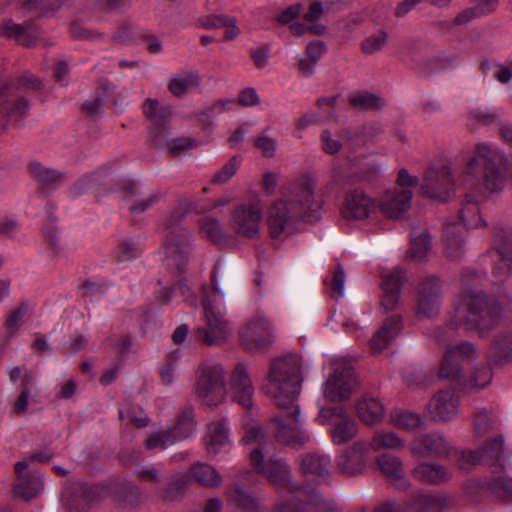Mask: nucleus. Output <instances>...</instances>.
Instances as JSON below:
<instances>
[{
	"mask_svg": "<svg viewBox=\"0 0 512 512\" xmlns=\"http://www.w3.org/2000/svg\"><path fill=\"white\" fill-rule=\"evenodd\" d=\"M316 184L309 176H302L282 187V198L268 209L267 225L272 238L287 236L294 231L306 213L313 209Z\"/></svg>",
	"mask_w": 512,
	"mask_h": 512,
	"instance_id": "1",
	"label": "nucleus"
},
{
	"mask_svg": "<svg viewBox=\"0 0 512 512\" xmlns=\"http://www.w3.org/2000/svg\"><path fill=\"white\" fill-rule=\"evenodd\" d=\"M479 276L474 270L465 269L461 276L463 286L459 302L455 308L450 325L455 328L465 326L468 330H477L480 333L489 331L502 317V304L511 302L507 300H491L480 289L471 288L470 282L478 279Z\"/></svg>",
	"mask_w": 512,
	"mask_h": 512,
	"instance_id": "2",
	"label": "nucleus"
},
{
	"mask_svg": "<svg viewBox=\"0 0 512 512\" xmlns=\"http://www.w3.org/2000/svg\"><path fill=\"white\" fill-rule=\"evenodd\" d=\"M302 359L297 354H287L272 360L263 386L264 393L273 399L280 409H291L297 420L300 407L296 399L302 385Z\"/></svg>",
	"mask_w": 512,
	"mask_h": 512,
	"instance_id": "3",
	"label": "nucleus"
},
{
	"mask_svg": "<svg viewBox=\"0 0 512 512\" xmlns=\"http://www.w3.org/2000/svg\"><path fill=\"white\" fill-rule=\"evenodd\" d=\"M477 358L475 346L470 342L448 345L441 362L439 376L448 379L464 390L483 389L490 384L492 372L489 366L476 367L469 378L462 375V364Z\"/></svg>",
	"mask_w": 512,
	"mask_h": 512,
	"instance_id": "4",
	"label": "nucleus"
},
{
	"mask_svg": "<svg viewBox=\"0 0 512 512\" xmlns=\"http://www.w3.org/2000/svg\"><path fill=\"white\" fill-rule=\"evenodd\" d=\"M500 160L497 151L485 144H478L475 156L468 161L463 171L462 182L483 195L501 191L505 177L499 166Z\"/></svg>",
	"mask_w": 512,
	"mask_h": 512,
	"instance_id": "5",
	"label": "nucleus"
},
{
	"mask_svg": "<svg viewBox=\"0 0 512 512\" xmlns=\"http://www.w3.org/2000/svg\"><path fill=\"white\" fill-rule=\"evenodd\" d=\"M42 83L32 74L0 85V128L18 127L28 112V103L21 96L30 90H38Z\"/></svg>",
	"mask_w": 512,
	"mask_h": 512,
	"instance_id": "6",
	"label": "nucleus"
},
{
	"mask_svg": "<svg viewBox=\"0 0 512 512\" xmlns=\"http://www.w3.org/2000/svg\"><path fill=\"white\" fill-rule=\"evenodd\" d=\"M194 393L207 406H217L223 402L226 389L225 372L221 364L205 361L199 365Z\"/></svg>",
	"mask_w": 512,
	"mask_h": 512,
	"instance_id": "7",
	"label": "nucleus"
},
{
	"mask_svg": "<svg viewBox=\"0 0 512 512\" xmlns=\"http://www.w3.org/2000/svg\"><path fill=\"white\" fill-rule=\"evenodd\" d=\"M267 455L263 454L261 448H251L249 458L255 472L265 477L277 489H287L294 493L296 488L288 464L281 457Z\"/></svg>",
	"mask_w": 512,
	"mask_h": 512,
	"instance_id": "8",
	"label": "nucleus"
},
{
	"mask_svg": "<svg viewBox=\"0 0 512 512\" xmlns=\"http://www.w3.org/2000/svg\"><path fill=\"white\" fill-rule=\"evenodd\" d=\"M206 326H199L194 330L197 340L208 346L221 345L231 336L229 322L220 309L213 306L209 299L202 301Z\"/></svg>",
	"mask_w": 512,
	"mask_h": 512,
	"instance_id": "9",
	"label": "nucleus"
},
{
	"mask_svg": "<svg viewBox=\"0 0 512 512\" xmlns=\"http://www.w3.org/2000/svg\"><path fill=\"white\" fill-rule=\"evenodd\" d=\"M262 216L259 200L239 204L231 212L230 228L238 236L254 239L259 235Z\"/></svg>",
	"mask_w": 512,
	"mask_h": 512,
	"instance_id": "10",
	"label": "nucleus"
},
{
	"mask_svg": "<svg viewBox=\"0 0 512 512\" xmlns=\"http://www.w3.org/2000/svg\"><path fill=\"white\" fill-rule=\"evenodd\" d=\"M356 385L354 370L346 362L335 363L333 373L324 384L323 395L327 401L348 399Z\"/></svg>",
	"mask_w": 512,
	"mask_h": 512,
	"instance_id": "11",
	"label": "nucleus"
},
{
	"mask_svg": "<svg viewBox=\"0 0 512 512\" xmlns=\"http://www.w3.org/2000/svg\"><path fill=\"white\" fill-rule=\"evenodd\" d=\"M416 314L418 317L431 318L435 316L442 299V286L438 277L426 275L420 278L417 285Z\"/></svg>",
	"mask_w": 512,
	"mask_h": 512,
	"instance_id": "12",
	"label": "nucleus"
},
{
	"mask_svg": "<svg viewBox=\"0 0 512 512\" xmlns=\"http://www.w3.org/2000/svg\"><path fill=\"white\" fill-rule=\"evenodd\" d=\"M239 341L246 350L264 348L272 343V326L265 315L256 313L239 330Z\"/></svg>",
	"mask_w": 512,
	"mask_h": 512,
	"instance_id": "13",
	"label": "nucleus"
},
{
	"mask_svg": "<svg viewBox=\"0 0 512 512\" xmlns=\"http://www.w3.org/2000/svg\"><path fill=\"white\" fill-rule=\"evenodd\" d=\"M454 181L449 166L440 168L429 166L421 184V192L431 199L445 202L449 199L453 190Z\"/></svg>",
	"mask_w": 512,
	"mask_h": 512,
	"instance_id": "14",
	"label": "nucleus"
},
{
	"mask_svg": "<svg viewBox=\"0 0 512 512\" xmlns=\"http://www.w3.org/2000/svg\"><path fill=\"white\" fill-rule=\"evenodd\" d=\"M290 412L291 409H281L280 414L275 416V437L284 445L300 448L310 440V436L301 426L300 415L296 420Z\"/></svg>",
	"mask_w": 512,
	"mask_h": 512,
	"instance_id": "15",
	"label": "nucleus"
},
{
	"mask_svg": "<svg viewBox=\"0 0 512 512\" xmlns=\"http://www.w3.org/2000/svg\"><path fill=\"white\" fill-rule=\"evenodd\" d=\"M290 412L291 409H281L280 414L275 416V437L284 445L300 448L310 440V436L301 426L300 415L296 420Z\"/></svg>",
	"mask_w": 512,
	"mask_h": 512,
	"instance_id": "16",
	"label": "nucleus"
},
{
	"mask_svg": "<svg viewBox=\"0 0 512 512\" xmlns=\"http://www.w3.org/2000/svg\"><path fill=\"white\" fill-rule=\"evenodd\" d=\"M164 261L168 268L181 273L185 270L190 259V234L182 232L180 234L164 235Z\"/></svg>",
	"mask_w": 512,
	"mask_h": 512,
	"instance_id": "17",
	"label": "nucleus"
},
{
	"mask_svg": "<svg viewBox=\"0 0 512 512\" xmlns=\"http://www.w3.org/2000/svg\"><path fill=\"white\" fill-rule=\"evenodd\" d=\"M409 449L418 457L445 458L449 456L452 446L443 434L432 432L415 437Z\"/></svg>",
	"mask_w": 512,
	"mask_h": 512,
	"instance_id": "18",
	"label": "nucleus"
},
{
	"mask_svg": "<svg viewBox=\"0 0 512 512\" xmlns=\"http://www.w3.org/2000/svg\"><path fill=\"white\" fill-rule=\"evenodd\" d=\"M143 111L151 122L149 141L152 144L163 143L165 132L168 131L167 125L171 119L170 109L160 105L155 99H147L143 104Z\"/></svg>",
	"mask_w": 512,
	"mask_h": 512,
	"instance_id": "19",
	"label": "nucleus"
},
{
	"mask_svg": "<svg viewBox=\"0 0 512 512\" xmlns=\"http://www.w3.org/2000/svg\"><path fill=\"white\" fill-rule=\"evenodd\" d=\"M28 463L19 461L15 464V473L17 482L14 485V493L26 501L38 496L43 490V477L39 471L26 473Z\"/></svg>",
	"mask_w": 512,
	"mask_h": 512,
	"instance_id": "20",
	"label": "nucleus"
},
{
	"mask_svg": "<svg viewBox=\"0 0 512 512\" xmlns=\"http://www.w3.org/2000/svg\"><path fill=\"white\" fill-rule=\"evenodd\" d=\"M377 209L376 202L365 192L355 189L347 192L342 208V215L347 220H364Z\"/></svg>",
	"mask_w": 512,
	"mask_h": 512,
	"instance_id": "21",
	"label": "nucleus"
},
{
	"mask_svg": "<svg viewBox=\"0 0 512 512\" xmlns=\"http://www.w3.org/2000/svg\"><path fill=\"white\" fill-rule=\"evenodd\" d=\"M122 199L128 204L131 214L140 215L156 205L160 195L155 191H144L136 182H129L123 186Z\"/></svg>",
	"mask_w": 512,
	"mask_h": 512,
	"instance_id": "22",
	"label": "nucleus"
},
{
	"mask_svg": "<svg viewBox=\"0 0 512 512\" xmlns=\"http://www.w3.org/2000/svg\"><path fill=\"white\" fill-rule=\"evenodd\" d=\"M229 388L235 402L244 408H251L254 388L245 364L238 363L234 367L229 379Z\"/></svg>",
	"mask_w": 512,
	"mask_h": 512,
	"instance_id": "23",
	"label": "nucleus"
},
{
	"mask_svg": "<svg viewBox=\"0 0 512 512\" xmlns=\"http://www.w3.org/2000/svg\"><path fill=\"white\" fill-rule=\"evenodd\" d=\"M367 448L364 443L356 442L344 450L336 458V468L339 473L349 476L361 474L367 464Z\"/></svg>",
	"mask_w": 512,
	"mask_h": 512,
	"instance_id": "24",
	"label": "nucleus"
},
{
	"mask_svg": "<svg viewBox=\"0 0 512 512\" xmlns=\"http://www.w3.org/2000/svg\"><path fill=\"white\" fill-rule=\"evenodd\" d=\"M412 196L410 189L393 188L381 197L379 207L386 217L398 219L409 210Z\"/></svg>",
	"mask_w": 512,
	"mask_h": 512,
	"instance_id": "25",
	"label": "nucleus"
},
{
	"mask_svg": "<svg viewBox=\"0 0 512 512\" xmlns=\"http://www.w3.org/2000/svg\"><path fill=\"white\" fill-rule=\"evenodd\" d=\"M459 398L452 389L440 390L428 404V411L435 421H449L458 414Z\"/></svg>",
	"mask_w": 512,
	"mask_h": 512,
	"instance_id": "26",
	"label": "nucleus"
},
{
	"mask_svg": "<svg viewBox=\"0 0 512 512\" xmlns=\"http://www.w3.org/2000/svg\"><path fill=\"white\" fill-rule=\"evenodd\" d=\"M451 505L450 499L441 493L415 492L404 505V512H441Z\"/></svg>",
	"mask_w": 512,
	"mask_h": 512,
	"instance_id": "27",
	"label": "nucleus"
},
{
	"mask_svg": "<svg viewBox=\"0 0 512 512\" xmlns=\"http://www.w3.org/2000/svg\"><path fill=\"white\" fill-rule=\"evenodd\" d=\"M190 213L199 214L202 213V209H199L198 203L193 200L187 198L179 199L177 205L169 213L163 223L164 235H170V233L180 234L182 232H188L181 226V223Z\"/></svg>",
	"mask_w": 512,
	"mask_h": 512,
	"instance_id": "28",
	"label": "nucleus"
},
{
	"mask_svg": "<svg viewBox=\"0 0 512 512\" xmlns=\"http://www.w3.org/2000/svg\"><path fill=\"white\" fill-rule=\"evenodd\" d=\"M401 329L402 317L400 315L394 314L388 317L369 342L371 352L376 355L385 350Z\"/></svg>",
	"mask_w": 512,
	"mask_h": 512,
	"instance_id": "29",
	"label": "nucleus"
},
{
	"mask_svg": "<svg viewBox=\"0 0 512 512\" xmlns=\"http://www.w3.org/2000/svg\"><path fill=\"white\" fill-rule=\"evenodd\" d=\"M0 34L15 40L23 46L31 47L36 42L39 31L36 25L31 21L17 24L12 20H7L0 27Z\"/></svg>",
	"mask_w": 512,
	"mask_h": 512,
	"instance_id": "30",
	"label": "nucleus"
},
{
	"mask_svg": "<svg viewBox=\"0 0 512 512\" xmlns=\"http://www.w3.org/2000/svg\"><path fill=\"white\" fill-rule=\"evenodd\" d=\"M252 476L250 471H245L239 475L238 482L227 488V495L230 502L234 503L243 512H258L259 503L257 497L245 490L240 481Z\"/></svg>",
	"mask_w": 512,
	"mask_h": 512,
	"instance_id": "31",
	"label": "nucleus"
},
{
	"mask_svg": "<svg viewBox=\"0 0 512 512\" xmlns=\"http://www.w3.org/2000/svg\"><path fill=\"white\" fill-rule=\"evenodd\" d=\"M404 277L405 273L400 268H395L383 276L384 295L381 304L385 310H392L398 304Z\"/></svg>",
	"mask_w": 512,
	"mask_h": 512,
	"instance_id": "32",
	"label": "nucleus"
},
{
	"mask_svg": "<svg viewBox=\"0 0 512 512\" xmlns=\"http://www.w3.org/2000/svg\"><path fill=\"white\" fill-rule=\"evenodd\" d=\"M377 465L395 487L406 490L410 486V482L404 474L403 464L398 457L381 455L377 458Z\"/></svg>",
	"mask_w": 512,
	"mask_h": 512,
	"instance_id": "33",
	"label": "nucleus"
},
{
	"mask_svg": "<svg viewBox=\"0 0 512 512\" xmlns=\"http://www.w3.org/2000/svg\"><path fill=\"white\" fill-rule=\"evenodd\" d=\"M29 170L38 182L42 191L55 190L64 182L65 174L61 171L46 167L39 162H31Z\"/></svg>",
	"mask_w": 512,
	"mask_h": 512,
	"instance_id": "34",
	"label": "nucleus"
},
{
	"mask_svg": "<svg viewBox=\"0 0 512 512\" xmlns=\"http://www.w3.org/2000/svg\"><path fill=\"white\" fill-rule=\"evenodd\" d=\"M443 243L448 258L452 260L460 259L465 252L462 227L456 223L447 224L444 228Z\"/></svg>",
	"mask_w": 512,
	"mask_h": 512,
	"instance_id": "35",
	"label": "nucleus"
},
{
	"mask_svg": "<svg viewBox=\"0 0 512 512\" xmlns=\"http://www.w3.org/2000/svg\"><path fill=\"white\" fill-rule=\"evenodd\" d=\"M412 475L418 481L425 484L438 485L448 481L451 473L442 465L421 462L412 471Z\"/></svg>",
	"mask_w": 512,
	"mask_h": 512,
	"instance_id": "36",
	"label": "nucleus"
},
{
	"mask_svg": "<svg viewBox=\"0 0 512 512\" xmlns=\"http://www.w3.org/2000/svg\"><path fill=\"white\" fill-rule=\"evenodd\" d=\"M330 458L317 452L300 457V470L309 477L325 478L329 475Z\"/></svg>",
	"mask_w": 512,
	"mask_h": 512,
	"instance_id": "37",
	"label": "nucleus"
},
{
	"mask_svg": "<svg viewBox=\"0 0 512 512\" xmlns=\"http://www.w3.org/2000/svg\"><path fill=\"white\" fill-rule=\"evenodd\" d=\"M359 418L368 425L380 422L384 416L383 405L371 396H364L356 406Z\"/></svg>",
	"mask_w": 512,
	"mask_h": 512,
	"instance_id": "38",
	"label": "nucleus"
},
{
	"mask_svg": "<svg viewBox=\"0 0 512 512\" xmlns=\"http://www.w3.org/2000/svg\"><path fill=\"white\" fill-rule=\"evenodd\" d=\"M201 78L197 72L186 71L174 75L169 83V91L176 97H182L200 85Z\"/></svg>",
	"mask_w": 512,
	"mask_h": 512,
	"instance_id": "39",
	"label": "nucleus"
},
{
	"mask_svg": "<svg viewBox=\"0 0 512 512\" xmlns=\"http://www.w3.org/2000/svg\"><path fill=\"white\" fill-rule=\"evenodd\" d=\"M188 475L197 483L209 488L218 487L223 482L220 473L213 466L203 462L193 464Z\"/></svg>",
	"mask_w": 512,
	"mask_h": 512,
	"instance_id": "40",
	"label": "nucleus"
},
{
	"mask_svg": "<svg viewBox=\"0 0 512 512\" xmlns=\"http://www.w3.org/2000/svg\"><path fill=\"white\" fill-rule=\"evenodd\" d=\"M460 220L466 229H477L485 226L478 203L474 200L471 194H466L464 201L461 204L459 211Z\"/></svg>",
	"mask_w": 512,
	"mask_h": 512,
	"instance_id": "41",
	"label": "nucleus"
},
{
	"mask_svg": "<svg viewBox=\"0 0 512 512\" xmlns=\"http://www.w3.org/2000/svg\"><path fill=\"white\" fill-rule=\"evenodd\" d=\"M488 359L494 364L502 363L512 359L511 333H499L494 337L492 346L488 353Z\"/></svg>",
	"mask_w": 512,
	"mask_h": 512,
	"instance_id": "42",
	"label": "nucleus"
},
{
	"mask_svg": "<svg viewBox=\"0 0 512 512\" xmlns=\"http://www.w3.org/2000/svg\"><path fill=\"white\" fill-rule=\"evenodd\" d=\"M473 424L475 434L484 437L498 429L500 420L494 409L480 408L474 416Z\"/></svg>",
	"mask_w": 512,
	"mask_h": 512,
	"instance_id": "43",
	"label": "nucleus"
},
{
	"mask_svg": "<svg viewBox=\"0 0 512 512\" xmlns=\"http://www.w3.org/2000/svg\"><path fill=\"white\" fill-rule=\"evenodd\" d=\"M229 445V435L226 424L217 421L209 424L206 446L210 453L217 454Z\"/></svg>",
	"mask_w": 512,
	"mask_h": 512,
	"instance_id": "44",
	"label": "nucleus"
},
{
	"mask_svg": "<svg viewBox=\"0 0 512 512\" xmlns=\"http://www.w3.org/2000/svg\"><path fill=\"white\" fill-rule=\"evenodd\" d=\"M484 460L497 464L500 468L504 467V438L497 434L487 439L481 446Z\"/></svg>",
	"mask_w": 512,
	"mask_h": 512,
	"instance_id": "45",
	"label": "nucleus"
},
{
	"mask_svg": "<svg viewBox=\"0 0 512 512\" xmlns=\"http://www.w3.org/2000/svg\"><path fill=\"white\" fill-rule=\"evenodd\" d=\"M357 433V423L350 418L344 417L337 421L331 430L332 442L336 445H343L352 440Z\"/></svg>",
	"mask_w": 512,
	"mask_h": 512,
	"instance_id": "46",
	"label": "nucleus"
},
{
	"mask_svg": "<svg viewBox=\"0 0 512 512\" xmlns=\"http://www.w3.org/2000/svg\"><path fill=\"white\" fill-rule=\"evenodd\" d=\"M410 256L412 259L423 260L431 249L430 235L421 229H414L411 232Z\"/></svg>",
	"mask_w": 512,
	"mask_h": 512,
	"instance_id": "47",
	"label": "nucleus"
},
{
	"mask_svg": "<svg viewBox=\"0 0 512 512\" xmlns=\"http://www.w3.org/2000/svg\"><path fill=\"white\" fill-rule=\"evenodd\" d=\"M194 410L192 407L185 408L178 416L176 424L170 427L177 441L188 438L195 430Z\"/></svg>",
	"mask_w": 512,
	"mask_h": 512,
	"instance_id": "48",
	"label": "nucleus"
},
{
	"mask_svg": "<svg viewBox=\"0 0 512 512\" xmlns=\"http://www.w3.org/2000/svg\"><path fill=\"white\" fill-rule=\"evenodd\" d=\"M370 446L375 451L398 449L404 447V441L393 431L378 430L374 433Z\"/></svg>",
	"mask_w": 512,
	"mask_h": 512,
	"instance_id": "49",
	"label": "nucleus"
},
{
	"mask_svg": "<svg viewBox=\"0 0 512 512\" xmlns=\"http://www.w3.org/2000/svg\"><path fill=\"white\" fill-rule=\"evenodd\" d=\"M485 488L495 497L512 500V479L503 476H491L484 481Z\"/></svg>",
	"mask_w": 512,
	"mask_h": 512,
	"instance_id": "50",
	"label": "nucleus"
},
{
	"mask_svg": "<svg viewBox=\"0 0 512 512\" xmlns=\"http://www.w3.org/2000/svg\"><path fill=\"white\" fill-rule=\"evenodd\" d=\"M142 246L137 238L125 239L113 250V258L117 262H125L139 257Z\"/></svg>",
	"mask_w": 512,
	"mask_h": 512,
	"instance_id": "51",
	"label": "nucleus"
},
{
	"mask_svg": "<svg viewBox=\"0 0 512 512\" xmlns=\"http://www.w3.org/2000/svg\"><path fill=\"white\" fill-rule=\"evenodd\" d=\"M493 263L492 274L499 281H503L512 275V255L503 252H489Z\"/></svg>",
	"mask_w": 512,
	"mask_h": 512,
	"instance_id": "52",
	"label": "nucleus"
},
{
	"mask_svg": "<svg viewBox=\"0 0 512 512\" xmlns=\"http://www.w3.org/2000/svg\"><path fill=\"white\" fill-rule=\"evenodd\" d=\"M190 481L188 474H176L170 477L162 492V498L165 501H173L181 496Z\"/></svg>",
	"mask_w": 512,
	"mask_h": 512,
	"instance_id": "53",
	"label": "nucleus"
},
{
	"mask_svg": "<svg viewBox=\"0 0 512 512\" xmlns=\"http://www.w3.org/2000/svg\"><path fill=\"white\" fill-rule=\"evenodd\" d=\"M304 501L306 512H339L332 499L324 497L315 490L309 491V498Z\"/></svg>",
	"mask_w": 512,
	"mask_h": 512,
	"instance_id": "54",
	"label": "nucleus"
},
{
	"mask_svg": "<svg viewBox=\"0 0 512 512\" xmlns=\"http://www.w3.org/2000/svg\"><path fill=\"white\" fill-rule=\"evenodd\" d=\"M292 497L277 503L272 512H306L305 501L309 498V491L303 489L292 493Z\"/></svg>",
	"mask_w": 512,
	"mask_h": 512,
	"instance_id": "55",
	"label": "nucleus"
},
{
	"mask_svg": "<svg viewBox=\"0 0 512 512\" xmlns=\"http://www.w3.org/2000/svg\"><path fill=\"white\" fill-rule=\"evenodd\" d=\"M169 131L165 132V140L161 144H153L157 148H166L172 155H178L181 152L190 150L196 147V141L191 138L179 137L169 139Z\"/></svg>",
	"mask_w": 512,
	"mask_h": 512,
	"instance_id": "56",
	"label": "nucleus"
},
{
	"mask_svg": "<svg viewBox=\"0 0 512 512\" xmlns=\"http://www.w3.org/2000/svg\"><path fill=\"white\" fill-rule=\"evenodd\" d=\"M392 423L404 430H414L419 428L422 424L420 415L411 411L396 410L391 415Z\"/></svg>",
	"mask_w": 512,
	"mask_h": 512,
	"instance_id": "57",
	"label": "nucleus"
},
{
	"mask_svg": "<svg viewBox=\"0 0 512 512\" xmlns=\"http://www.w3.org/2000/svg\"><path fill=\"white\" fill-rule=\"evenodd\" d=\"M97 497L96 490L85 483H78L72 493L73 501L81 509L89 508L97 500Z\"/></svg>",
	"mask_w": 512,
	"mask_h": 512,
	"instance_id": "58",
	"label": "nucleus"
},
{
	"mask_svg": "<svg viewBox=\"0 0 512 512\" xmlns=\"http://www.w3.org/2000/svg\"><path fill=\"white\" fill-rule=\"evenodd\" d=\"M349 102L354 108L361 110L377 109L384 105L380 97L366 91L352 94Z\"/></svg>",
	"mask_w": 512,
	"mask_h": 512,
	"instance_id": "59",
	"label": "nucleus"
},
{
	"mask_svg": "<svg viewBox=\"0 0 512 512\" xmlns=\"http://www.w3.org/2000/svg\"><path fill=\"white\" fill-rule=\"evenodd\" d=\"M489 252H503V254L512 255V229L496 228L493 247Z\"/></svg>",
	"mask_w": 512,
	"mask_h": 512,
	"instance_id": "60",
	"label": "nucleus"
},
{
	"mask_svg": "<svg viewBox=\"0 0 512 512\" xmlns=\"http://www.w3.org/2000/svg\"><path fill=\"white\" fill-rule=\"evenodd\" d=\"M180 358L179 350H175L167 356L165 364L160 369V377L164 385H171L174 382Z\"/></svg>",
	"mask_w": 512,
	"mask_h": 512,
	"instance_id": "61",
	"label": "nucleus"
},
{
	"mask_svg": "<svg viewBox=\"0 0 512 512\" xmlns=\"http://www.w3.org/2000/svg\"><path fill=\"white\" fill-rule=\"evenodd\" d=\"M178 442L175 435L171 432L170 428L165 431L152 433L144 442L147 449H166L168 446Z\"/></svg>",
	"mask_w": 512,
	"mask_h": 512,
	"instance_id": "62",
	"label": "nucleus"
},
{
	"mask_svg": "<svg viewBox=\"0 0 512 512\" xmlns=\"http://www.w3.org/2000/svg\"><path fill=\"white\" fill-rule=\"evenodd\" d=\"M56 222V217L50 213L48 216V223L45 225V239L46 242L53 254V256L57 257L62 255L63 253V247L61 246L58 238V231L57 228L54 226V223Z\"/></svg>",
	"mask_w": 512,
	"mask_h": 512,
	"instance_id": "63",
	"label": "nucleus"
},
{
	"mask_svg": "<svg viewBox=\"0 0 512 512\" xmlns=\"http://www.w3.org/2000/svg\"><path fill=\"white\" fill-rule=\"evenodd\" d=\"M201 233L214 243L223 240V231L220 222L211 217H205L200 222Z\"/></svg>",
	"mask_w": 512,
	"mask_h": 512,
	"instance_id": "64",
	"label": "nucleus"
}]
</instances>
